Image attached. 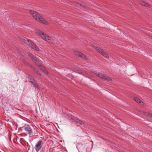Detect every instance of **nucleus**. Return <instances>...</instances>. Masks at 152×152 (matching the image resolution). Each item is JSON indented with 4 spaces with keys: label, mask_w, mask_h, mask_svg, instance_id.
Segmentation results:
<instances>
[{
    "label": "nucleus",
    "mask_w": 152,
    "mask_h": 152,
    "mask_svg": "<svg viewBox=\"0 0 152 152\" xmlns=\"http://www.w3.org/2000/svg\"><path fill=\"white\" fill-rule=\"evenodd\" d=\"M30 13L37 20L45 24H48L46 21L37 12L34 11L30 10Z\"/></svg>",
    "instance_id": "nucleus-3"
},
{
    "label": "nucleus",
    "mask_w": 152,
    "mask_h": 152,
    "mask_svg": "<svg viewBox=\"0 0 152 152\" xmlns=\"http://www.w3.org/2000/svg\"><path fill=\"white\" fill-rule=\"evenodd\" d=\"M73 119L76 122L79 123L81 124H82L83 123V121H82L78 119L77 118H73Z\"/></svg>",
    "instance_id": "nucleus-12"
},
{
    "label": "nucleus",
    "mask_w": 152,
    "mask_h": 152,
    "mask_svg": "<svg viewBox=\"0 0 152 152\" xmlns=\"http://www.w3.org/2000/svg\"><path fill=\"white\" fill-rule=\"evenodd\" d=\"M28 55L31 58L32 60L34 62L36 65L38 66L45 73H47L48 72L45 69L44 67L42 64L39 62L36 57L33 56L31 53L29 52L28 53Z\"/></svg>",
    "instance_id": "nucleus-2"
},
{
    "label": "nucleus",
    "mask_w": 152,
    "mask_h": 152,
    "mask_svg": "<svg viewBox=\"0 0 152 152\" xmlns=\"http://www.w3.org/2000/svg\"><path fill=\"white\" fill-rule=\"evenodd\" d=\"M145 115L147 116H148L152 118V114H151L146 113Z\"/></svg>",
    "instance_id": "nucleus-16"
},
{
    "label": "nucleus",
    "mask_w": 152,
    "mask_h": 152,
    "mask_svg": "<svg viewBox=\"0 0 152 152\" xmlns=\"http://www.w3.org/2000/svg\"><path fill=\"white\" fill-rule=\"evenodd\" d=\"M29 82L31 83L34 86V87H36L38 89H39L40 88L39 86L36 81L34 79H31L29 80Z\"/></svg>",
    "instance_id": "nucleus-10"
},
{
    "label": "nucleus",
    "mask_w": 152,
    "mask_h": 152,
    "mask_svg": "<svg viewBox=\"0 0 152 152\" xmlns=\"http://www.w3.org/2000/svg\"><path fill=\"white\" fill-rule=\"evenodd\" d=\"M23 131H26L28 134H30L32 132V129L31 127L28 125H25L21 128Z\"/></svg>",
    "instance_id": "nucleus-6"
},
{
    "label": "nucleus",
    "mask_w": 152,
    "mask_h": 152,
    "mask_svg": "<svg viewBox=\"0 0 152 152\" xmlns=\"http://www.w3.org/2000/svg\"><path fill=\"white\" fill-rule=\"evenodd\" d=\"M134 100L137 103H141L142 102L140 99L137 97H134Z\"/></svg>",
    "instance_id": "nucleus-13"
},
{
    "label": "nucleus",
    "mask_w": 152,
    "mask_h": 152,
    "mask_svg": "<svg viewBox=\"0 0 152 152\" xmlns=\"http://www.w3.org/2000/svg\"><path fill=\"white\" fill-rule=\"evenodd\" d=\"M75 55L77 56L81 57L82 58H84L85 59L87 60V58L85 56V55L81 52L77 51H75L74 52Z\"/></svg>",
    "instance_id": "nucleus-9"
},
{
    "label": "nucleus",
    "mask_w": 152,
    "mask_h": 152,
    "mask_svg": "<svg viewBox=\"0 0 152 152\" xmlns=\"http://www.w3.org/2000/svg\"><path fill=\"white\" fill-rule=\"evenodd\" d=\"M74 5L78 7H81L82 6V4L78 3L75 2V4H74Z\"/></svg>",
    "instance_id": "nucleus-14"
},
{
    "label": "nucleus",
    "mask_w": 152,
    "mask_h": 152,
    "mask_svg": "<svg viewBox=\"0 0 152 152\" xmlns=\"http://www.w3.org/2000/svg\"><path fill=\"white\" fill-rule=\"evenodd\" d=\"M36 33L39 35L42 38L47 42L53 43L54 41L50 37L48 36L46 34H45L43 32L40 30L37 29L36 31Z\"/></svg>",
    "instance_id": "nucleus-1"
},
{
    "label": "nucleus",
    "mask_w": 152,
    "mask_h": 152,
    "mask_svg": "<svg viewBox=\"0 0 152 152\" xmlns=\"http://www.w3.org/2000/svg\"><path fill=\"white\" fill-rule=\"evenodd\" d=\"M140 4L143 6H145L149 7H151L150 5H149L146 2H145L144 1L142 0L140 1Z\"/></svg>",
    "instance_id": "nucleus-11"
},
{
    "label": "nucleus",
    "mask_w": 152,
    "mask_h": 152,
    "mask_svg": "<svg viewBox=\"0 0 152 152\" xmlns=\"http://www.w3.org/2000/svg\"><path fill=\"white\" fill-rule=\"evenodd\" d=\"M22 39L24 43L28 45L31 48L37 51H39V48L37 47L36 45L32 42L31 40L24 37H23Z\"/></svg>",
    "instance_id": "nucleus-4"
},
{
    "label": "nucleus",
    "mask_w": 152,
    "mask_h": 152,
    "mask_svg": "<svg viewBox=\"0 0 152 152\" xmlns=\"http://www.w3.org/2000/svg\"><path fill=\"white\" fill-rule=\"evenodd\" d=\"M94 74L96 75L99 77L102 78L104 80H106L109 81H111L112 80L111 79L108 77H107L106 76L104 75L102 73H97V72H94Z\"/></svg>",
    "instance_id": "nucleus-8"
},
{
    "label": "nucleus",
    "mask_w": 152,
    "mask_h": 152,
    "mask_svg": "<svg viewBox=\"0 0 152 152\" xmlns=\"http://www.w3.org/2000/svg\"><path fill=\"white\" fill-rule=\"evenodd\" d=\"M43 145V142L42 140L38 141L35 145L34 148L36 152H38L41 148Z\"/></svg>",
    "instance_id": "nucleus-7"
},
{
    "label": "nucleus",
    "mask_w": 152,
    "mask_h": 152,
    "mask_svg": "<svg viewBox=\"0 0 152 152\" xmlns=\"http://www.w3.org/2000/svg\"><path fill=\"white\" fill-rule=\"evenodd\" d=\"M94 48L102 56L107 58H109V56L103 50L101 49L100 48L96 46H94Z\"/></svg>",
    "instance_id": "nucleus-5"
},
{
    "label": "nucleus",
    "mask_w": 152,
    "mask_h": 152,
    "mask_svg": "<svg viewBox=\"0 0 152 152\" xmlns=\"http://www.w3.org/2000/svg\"><path fill=\"white\" fill-rule=\"evenodd\" d=\"M80 73H81V74H83V75H86V74H85L86 72H82L81 71Z\"/></svg>",
    "instance_id": "nucleus-17"
},
{
    "label": "nucleus",
    "mask_w": 152,
    "mask_h": 152,
    "mask_svg": "<svg viewBox=\"0 0 152 152\" xmlns=\"http://www.w3.org/2000/svg\"><path fill=\"white\" fill-rule=\"evenodd\" d=\"M33 70L35 71L36 73L39 75H41V74L35 68L33 67Z\"/></svg>",
    "instance_id": "nucleus-15"
}]
</instances>
